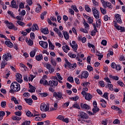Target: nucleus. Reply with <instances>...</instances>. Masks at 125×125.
Here are the masks:
<instances>
[{
    "instance_id": "obj_1",
    "label": "nucleus",
    "mask_w": 125,
    "mask_h": 125,
    "mask_svg": "<svg viewBox=\"0 0 125 125\" xmlns=\"http://www.w3.org/2000/svg\"><path fill=\"white\" fill-rule=\"evenodd\" d=\"M11 89H13L14 91H19L21 89L20 87V84L17 83V82H14L11 84Z\"/></svg>"
},
{
    "instance_id": "obj_2",
    "label": "nucleus",
    "mask_w": 125,
    "mask_h": 125,
    "mask_svg": "<svg viewBox=\"0 0 125 125\" xmlns=\"http://www.w3.org/2000/svg\"><path fill=\"white\" fill-rule=\"evenodd\" d=\"M78 117L80 118L78 119V122H81L82 121V119H83V120H87V119L89 118L88 114L84 112H80L79 114L78 115Z\"/></svg>"
},
{
    "instance_id": "obj_3",
    "label": "nucleus",
    "mask_w": 125,
    "mask_h": 125,
    "mask_svg": "<svg viewBox=\"0 0 125 125\" xmlns=\"http://www.w3.org/2000/svg\"><path fill=\"white\" fill-rule=\"evenodd\" d=\"M92 11L94 17L96 19H99L100 13L98 10L96 9V8L93 7L92 8Z\"/></svg>"
},
{
    "instance_id": "obj_4",
    "label": "nucleus",
    "mask_w": 125,
    "mask_h": 125,
    "mask_svg": "<svg viewBox=\"0 0 125 125\" xmlns=\"http://www.w3.org/2000/svg\"><path fill=\"white\" fill-rule=\"evenodd\" d=\"M12 57L11 56V54L9 53H7L3 55L2 59L4 61H8V60H11L12 59Z\"/></svg>"
},
{
    "instance_id": "obj_5",
    "label": "nucleus",
    "mask_w": 125,
    "mask_h": 125,
    "mask_svg": "<svg viewBox=\"0 0 125 125\" xmlns=\"http://www.w3.org/2000/svg\"><path fill=\"white\" fill-rule=\"evenodd\" d=\"M16 80L18 83H23V80L22 79V75L20 73H18L16 75Z\"/></svg>"
},
{
    "instance_id": "obj_6",
    "label": "nucleus",
    "mask_w": 125,
    "mask_h": 125,
    "mask_svg": "<svg viewBox=\"0 0 125 125\" xmlns=\"http://www.w3.org/2000/svg\"><path fill=\"white\" fill-rule=\"evenodd\" d=\"M70 44L74 51L78 50V44L76 43V41H72V44L70 43Z\"/></svg>"
},
{
    "instance_id": "obj_7",
    "label": "nucleus",
    "mask_w": 125,
    "mask_h": 125,
    "mask_svg": "<svg viewBox=\"0 0 125 125\" xmlns=\"http://www.w3.org/2000/svg\"><path fill=\"white\" fill-rule=\"evenodd\" d=\"M49 85L51 87L57 86L58 85V81H50L49 82Z\"/></svg>"
},
{
    "instance_id": "obj_8",
    "label": "nucleus",
    "mask_w": 125,
    "mask_h": 125,
    "mask_svg": "<svg viewBox=\"0 0 125 125\" xmlns=\"http://www.w3.org/2000/svg\"><path fill=\"white\" fill-rule=\"evenodd\" d=\"M53 96L56 98V99H61L62 95V93L60 92H54L53 93Z\"/></svg>"
},
{
    "instance_id": "obj_9",
    "label": "nucleus",
    "mask_w": 125,
    "mask_h": 125,
    "mask_svg": "<svg viewBox=\"0 0 125 125\" xmlns=\"http://www.w3.org/2000/svg\"><path fill=\"white\" fill-rule=\"evenodd\" d=\"M10 7L12 8H16V9H18L19 6L16 4V1L13 0L11 2Z\"/></svg>"
},
{
    "instance_id": "obj_10",
    "label": "nucleus",
    "mask_w": 125,
    "mask_h": 125,
    "mask_svg": "<svg viewBox=\"0 0 125 125\" xmlns=\"http://www.w3.org/2000/svg\"><path fill=\"white\" fill-rule=\"evenodd\" d=\"M114 24V27L116 28L117 30H121V32H125V28L124 27H122L118 25V23L115 22Z\"/></svg>"
},
{
    "instance_id": "obj_11",
    "label": "nucleus",
    "mask_w": 125,
    "mask_h": 125,
    "mask_svg": "<svg viewBox=\"0 0 125 125\" xmlns=\"http://www.w3.org/2000/svg\"><path fill=\"white\" fill-rule=\"evenodd\" d=\"M39 44L43 47V48H46L48 47V43L46 42H44L43 41H40L39 42Z\"/></svg>"
},
{
    "instance_id": "obj_12",
    "label": "nucleus",
    "mask_w": 125,
    "mask_h": 125,
    "mask_svg": "<svg viewBox=\"0 0 125 125\" xmlns=\"http://www.w3.org/2000/svg\"><path fill=\"white\" fill-rule=\"evenodd\" d=\"M115 17L117 22H118L119 24H122L123 21H122V19H121V15L120 14H115Z\"/></svg>"
},
{
    "instance_id": "obj_13",
    "label": "nucleus",
    "mask_w": 125,
    "mask_h": 125,
    "mask_svg": "<svg viewBox=\"0 0 125 125\" xmlns=\"http://www.w3.org/2000/svg\"><path fill=\"white\" fill-rule=\"evenodd\" d=\"M103 6L105 8L106 7H108L109 9H112V8H113V6H112L111 2H106L105 3L103 4Z\"/></svg>"
},
{
    "instance_id": "obj_14",
    "label": "nucleus",
    "mask_w": 125,
    "mask_h": 125,
    "mask_svg": "<svg viewBox=\"0 0 125 125\" xmlns=\"http://www.w3.org/2000/svg\"><path fill=\"white\" fill-rule=\"evenodd\" d=\"M81 107L82 108V109H84V110H89L90 107L89 105H87L86 104H81Z\"/></svg>"
},
{
    "instance_id": "obj_15",
    "label": "nucleus",
    "mask_w": 125,
    "mask_h": 125,
    "mask_svg": "<svg viewBox=\"0 0 125 125\" xmlns=\"http://www.w3.org/2000/svg\"><path fill=\"white\" fill-rule=\"evenodd\" d=\"M62 34L63 35L65 40L67 41V40H69V39H70V35L67 31H62Z\"/></svg>"
},
{
    "instance_id": "obj_16",
    "label": "nucleus",
    "mask_w": 125,
    "mask_h": 125,
    "mask_svg": "<svg viewBox=\"0 0 125 125\" xmlns=\"http://www.w3.org/2000/svg\"><path fill=\"white\" fill-rule=\"evenodd\" d=\"M100 102H102V103L101 104V105L102 106V107H103V108H106V107H107V102H106V101H105L104 100L102 99L100 101Z\"/></svg>"
},
{
    "instance_id": "obj_17",
    "label": "nucleus",
    "mask_w": 125,
    "mask_h": 125,
    "mask_svg": "<svg viewBox=\"0 0 125 125\" xmlns=\"http://www.w3.org/2000/svg\"><path fill=\"white\" fill-rule=\"evenodd\" d=\"M29 88L30 89L28 90V91H29V92H35V91H36V87H34L33 85H31V84L29 83Z\"/></svg>"
},
{
    "instance_id": "obj_18",
    "label": "nucleus",
    "mask_w": 125,
    "mask_h": 125,
    "mask_svg": "<svg viewBox=\"0 0 125 125\" xmlns=\"http://www.w3.org/2000/svg\"><path fill=\"white\" fill-rule=\"evenodd\" d=\"M5 44L7 45V46H8V47H10L11 48V47H13V44L10 41H5Z\"/></svg>"
},
{
    "instance_id": "obj_19",
    "label": "nucleus",
    "mask_w": 125,
    "mask_h": 125,
    "mask_svg": "<svg viewBox=\"0 0 125 125\" xmlns=\"http://www.w3.org/2000/svg\"><path fill=\"white\" fill-rule=\"evenodd\" d=\"M88 77V72L87 71H84L82 73V77L84 79H87Z\"/></svg>"
},
{
    "instance_id": "obj_20",
    "label": "nucleus",
    "mask_w": 125,
    "mask_h": 125,
    "mask_svg": "<svg viewBox=\"0 0 125 125\" xmlns=\"http://www.w3.org/2000/svg\"><path fill=\"white\" fill-rule=\"evenodd\" d=\"M62 50L65 53H68V50H70V47H69V46L65 45L62 46Z\"/></svg>"
},
{
    "instance_id": "obj_21",
    "label": "nucleus",
    "mask_w": 125,
    "mask_h": 125,
    "mask_svg": "<svg viewBox=\"0 0 125 125\" xmlns=\"http://www.w3.org/2000/svg\"><path fill=\"white\" fill-rule=\"evenodd\" d=\"M91 98H92V95L90 93H86V95L85 96V99H86V100L89 101Z\"/></svg>"
},
{
    "instance_id": "obj_22",
    "label": "nucleus",
    "mask_w": 125,
    "mask_h": 125,
    "mask_svg": "<svg viewBox=\"0 0 125 125\" xmlns=\"http://www.w3.org/2000/svg\"><path fill=\"white\" fill-rule=\"evenodd\" d=\"M40 28H39V26L37 24H33L32 26V31L35 32V31H38Z\"/></svg>"
},
{
    "instance_id": "obj_23",
    "label": "nucleus",
    "mask_w": 125,
    "mask_h": 125,
    "mask_svg": "<svg viewBox=\"0 0 125 125\" xmlns=\"http://www.w3.org/2000/svg\"><path fill=\"white\" fill-rule=\"evenodd\" d=\"M35 58L37 61H41V60H42L43 57L42 56V55L40 54L39 55L36 56Z\"/></svg>"
},
{
    "instance_id": "obj_24",
    "label": "nucleus",
    "mask_w": 125,
    "mask_h": 125,
    "mask_svg": "<svg viewBox=\"0 0 125 125\" xmlns=\"http://www.w3.org/2000/svg\"><path fill=\"white\" fill-rule=\"evenodd\" d=\"M41 30L42 33H43L45 35H47V34L49 33V31H48V29L47 28L41 29Z\"/></svg>"
},
{
    "instance_id": "obj_25",
    "label": "nucleus",
    "mask_w": 125,
    "mask_h": 125,
    "mask_svg": "<svg viewBox=\"0 0 125 125\" xmlns=\"http://www.w3.org/2000/svg\"><path fill=\"white\" fill-rule=\"evenodd\" d=\"M45 106H46V104L45 103H43L41 104L40 106V109L41 110V111H42V112H44V109L45 108Z\"/></svg>"
},
{
    "instance_id": "obj_26",
    "label": "nucleus",
    "mask_w": 125,
    "mask_h": 125,
    "mask_svg": "<svg viewBox=\"0 0 125 125\" xmlns=\"http://www.w3.org/2000/svg\"><path fill=\"white\" fill-rule=\"evenodd\" d=\"M24 100L29 105H32V103H33L32 99H24Z\"/></svg>"
},
{
    "instance_id": "obj_27",
    "label": "nucleus",
    "mask_w": 125,
    "mask_h": 125,
    "mask_svg": "<svg viewBox=\"0 0 125 125\" xmlns=\"http://www.w3.org/2000/svg\"><path fill=\"white\" fill-rule=\"evenodd\" d=\"M96 33H97V28H96V27L94 26V30L91 32V35L92 37H94V36L96 35Z\"/></svg>"
},
{
    "instance_id": "obj_28",
    "label": "nucleus",
    "mask_w": 125,
    "mask_h": 125,
    "mask_svg": "<svg viewBox=\"0 0 125 125\" xmlns=\"http://www.w3.org/2000/svg\"><path fill=\"white\" fill-rule=\"evenodd\" d=\"M48 42H49V46L50 49H51L52 50H53V49H54V45L52 44V43L51 42H50V40H48Z\"/></svg>"
},
{
    "instance_id": "obj_29",
    "label": "nucleus",
    "mask_w": 125,
    "mask_h": 125,
    "mask_svg": "<svg viewBox=\"0 0 125 125\" xmlns=\"http://www.w3.org/2000/svg\"><path fill=\"white\" fill-rule=\"evenodd\" d=\"M109 77L110 79H112V80H115V81H119V77L113 76L112 75H109Z\"/></svg>"
},
{
    "instance_id": "obj_30",
    "label": "nucleus",
    "mask_w": 125,
    "mask_h": 125,
    "mask_svg": "<svg viewBox=\"0 0 125 125\" xmlns=\"http://www.w3.org/2000/svg\"><path fill=\"white\" fill-rule=\"evenodd\" d=\"M26 116H27V117H34V114L29 110L26 111Z\"/></svg>"
},
{
    "instance_id": "obj_31",
    "label": "nucleus",
    "mask_w": 125,
    "mask_h": 125,
    "mask_svg": "<svg viewBox=\"0 0 125 125\" xmlns=\"http://www.w3.org/2000/svg\"><path fill=\"white\" fill-rule=\"evenodd\" d=\"M99 108H98L97 106L94 107V108L92 109L93 113L95 114V113H97V112H99Z\"/></svg>"
},
{
    "instance_id": "obj_32",
    "label": "nucleus",
    "mask_w": 125,
    "mask_h": 125,
    "mask_svg": "<svg viewBox=\"0 0 125 125\" xmlns=\"http://www.w3.org/2000/svg\"><path fill=\"white\" fill-rule=\"evenodd\" d=\"M12 120H13L14 121H20V120H21V118L16 116H13L12 117Z\"/></svg>"
},
{
    "instance_id": "obj_33",
    "label": "nucleus",
    "mask_w": 125,
    "mask_h": 125,
    "mask_svg": "<svg viewBox=\"0 0 125 125\" xmlns=\"http://www.w3.org/2000/svg\"><path fill=\"white\" fill-rule=\"evenodd\" d=\"M37 52V51L36 50L32 51L30 53V57H35V56L36 55V53Z\"/></svg>"
},
{
    "instance_id": "obj_34",
    "label": "nucleus",
    "mask_w": 125,
    "mask_h": 125,
    "mask_svg": "<svg viewBox=\"0 0 125 125\" xmlns=\"http://www.w3.org/2000/svg\"><path fill=\"white\" fill-rule=\"evenodd\" d=\"M5 115V113L4 111H0V121H1L3 119V116Z\"/></svg>"
},
{
    "instance_id": "obj_35",
    "label": "nucleus",
    "mask_w": 125,
    "mask_h": 125,
    "mask_svg": "<svg viewBox=\"0 0 125 125\" xmlns=\"http://www.w3.org/2000/svg\"><path fill=\"white\" fill-rule=\"evenodd\" d=\"M6 62V61L3 60V61H2V62L1 63V69H3V68L5 67V65L7 64V63Z\"/></svg>"
},
{
    "instance_id": "obj_36",
    "label": "nucleus",
    "mask_w": 125,
    "mask_h": 125,
    "mask_svg": "<svg viewBox=\"0 0 125 125\" xmlns=\"http://www.w3.org/2000/svg\"><path fill=\"white\" fill-rule=\"evenodd\" d=\"M85 10L87 12H91V9L88 6V5H85Z\"/></svg>"
},
{
    "instance_id": "obj_37",
    "label": "nucleus",
    "mask_w": 125,
    "mask_h": 125,
    "mask_svg": "<svg viewBox=\"0 0 125 125\" xmlns=\"http://www.w3.org/2000/svg\"><path fill=\"white\" fill-rule=\"evenodd\" d=\"M101 12L104 15H105L107 13V10L105 9H103L102 7H100Z\"/></svg>"
},
{
    "instance_id": "obj_38",
    "label": "nucleus",
    "mask_w": 125,
    "mask_h": 125,
    "mask_svg": "<svg viewBox=\"0 0 125 125\" xmlns=\"http://www.w3.org/2000/svg\"><path fill=\"white\" fill-rule=\"evenodd\" d=\"M17 23L18 25H19L20 26H21L22 27H24V25H25V23H24L23 21H17Z\"/></svg>"
},
{
    "instance_id": "obj_39",
    "label": "nucleus",
    "mask_w": 125,
    "mask_h": 125,
    "mask_svg": "<svg viewBox=\"0 0 125 125\" xmlns=\"http://www.w3.org/2000/svg\"><path fill=\"white\" fill-rule=\"evenodd\" d=\"M8 28L10 29H13L14 28V24L11 22H10L8 25Z\"/></svg>"
},
{
    "instance_id": "obj_40",
    "label": "nucleus",
    "mask_w": 125,
    "mask_h": 125,
    "mask_svg": "<svg viewBox=\"0 0 125 125\" xmlns=\"http://www.w3.org/2000/svg\"><path fill=\"white\" fill-rule=\"evenodd\" d=\"M68 56L70 58H76V57H77V55H76V54H72V53H69Z\"/></svg>"
},
{
    "instance_id": "obj_41",
    "label": "nucleus",
    "mask_w": 125,
    "mask_h": 125,
    "mask_svg": "<svg viewBox=\"0 0 125 125\" xmlns=\"http://www.w3.org/2000/svg\"><path fill=\"white\" fill-rule=\"evenodd\" d=\"M88 23L89 24H92L93 23V19H91V17H88L87 19Z\"/></svg>"
},
{
    "instance_id": "obj_42",
    "label": "nucleus",
    "mask_w": 125,
    "mask_h": 125,
    "mask_svg": "<svg viewBox=\"0 0 125 125\" xmlns=\"http://www.w3.org/2000/svg\"><path fill=\"white\" fill-rule=\"evenodd\" d=\"M46 13H47V12H46V11L43 12L41 15V19H42V20H43L44 19V15H46Z\"/></svg>"
},
{
    "instance_id": "obj_43",
    "label": "nucleus",
    "mask_w": 125,
    "mask_h": 125,
    "mask_svg": "<svg viewBox=\"0 0 125 125\" xmlns=\"http://www.w3.org/2000/svg\"><path fill=\"white\" fill-rule=\"evenodd\" d=\"M101 25V21H100V20H98V21H96V27H100Z\"/></svg>"
},
{
    "instance_id": "obj_44",
    "label": "nucleus",
    "mask_w": 125,
    "mask_h": 125,
    "mask_svg": "<svg viewBox=\"0 0 125 125\" xmlns=\"http://www.w3.org/2000/svg\"><path fill=\"white\" fill-rule=\"evenodd\" d=\"M51 63L52 65H53V66H54V67H55V66H56L57 65L56 61L54 60L53 59L51 60Z\"/></svg>"
},
{
    "instance_id": "obj_45",
    "label": "nucleus",
    "mask_w": 125,
    "mask_h": 125,
    "mask_svg": "<svg viewBox=\"0 0 125 125\" xmlns=\"http://www.w3.org/2000/svg\"><path fill=\"white\" fill-rule=\"evenodd\" d=\"M31 125V121H25L23 122L21 125Z\"/></svg>"
},
{
    "instance_id": "obj_46",
    "label": "nucleus",
    "mask_w": 125,
    "mask_h": 125,
    "mask_svg": "<svg viewBox=\"0 0 125 125\" xmlns=\"http://www.w3.org/2000/svg\"><path fill=\"white\" fill-rule=\"evenodd\" d=\"M41 9H42V6L39 5L38 7H37L36 8V12H37V13H39V12H40V11H41Z\"/></svg>"
},
{
    "instance_id": "obj_47",
    "label": "nucleus",
    "mask_w": 125,
    "mask_h": 125,
    "mask_svg": "<svg viewBox=\"0 0 125 125\" xmlns=\"http://www.w3.org/2000/svg\"><path fill=\"white\" fill-rule=\"evenodd\" d=\"M67 81L70 83H74V78L72 77H68L67 78Z\"/></svg>"
},
{
    "instance_id": "obj_48",
    "label": "nucleus",
    "mask_w": 125,
    "mask_h": 125,
    "mask_svg": "<svg viewBox=\"0 0 125 125\" xmlns=\"http://www.w3.org/2000/svg\"><path fill=\"white\" fill-rule=\"evenodd\" d=\"M27 43H28V45L32 46V45H33V44H34V42L32 41V40L29 39Z\"/></svg>"
},
{
    "instance_id": "obj_49",
    "label": "nucleus",
    "mask_w": 125,
    "mask_h": 125,
    "mask_svg": "<svg viewBox=\"0 0 125 125\" xmlns=\"http://www.w3.org/2000/svg\"><path fill=\"white\" fill-rule=\"evenodd\" d=\"M117 83L118 84H119V85H120V86H123V87H124V86H125V83H123L122 81H118V82H117Z\"/></svg>"
},
{
    "instance_id": "obj_50",
    "label": "nucleus",
    "mask_w": 125,
    "mask_h": 125,
    "mask_svg": "<svg viewBox=\"0 0 125 125\" xmlns=\"http://www.w3.org/2000/svg\"><path fill=\"white\" fill-rule=\"evenodd\" d=\"M71 8H73V9L75 11V12H79V10H78V8H77L76 5H72Z\"/></svg>"
},
{
    "instance_id": "obj_51",
    "label": "nucleus",
    "mask_w": 125,
    "mask_h": 125,
    "mask_svg": "<svg viewBox=\"0 0 125 125\" xmlns=\"http://www.w3.org/2000/svg\"><path fill=\"white\" fill-rule=\"evenodd\" d=\"M8 14H9L10 15V16H11L12 17H13V18H15V17H14V14H13V12L10 11H8L7 12Z\"/></svg>"
},
{
    "instance_id": "obj_52",
    "label": "nucleus",
    "mask_w": 125,
    "mask_h": 125,
    "mask_svg": "<svg viewBox=\"0 0 125 125\" xmlns=\"http://www.w3.org/2000/svg\"><path fill=\"white\" fill-rule=\"evenodd\" d=\"M88 46L90 48L92 47L93 49H95V46L93 44H91L90 43H88Z\"/></svg>"
},
{
    "instance_id": "obj_53",
    "label": "nucleus",
    "mask_w": 125,
    "mask_h": 125,
    "mask_svg": "<svg viewBox=\"0 0 125 125\" xmlns=\"http://www.w3.org/2000/svg\"><path fill=\"white\" fill-rule=\"evenodd\" d=\"M107 86H108V87H109V89H110V90L113 91V84L108 83Z\"/></svg>"
},
{
    "instance_id": "obj_54",
    "label": "nucleus",
    "mask_w": 125,
    "mask_h": 125,
    "mask_svg": "<svg viewBox=\"0 0 125 125\" xmlns=\"http://www.w3.org/2000/svg\"><path fill=\"white\" fill-rule=\"evenodd\" d=\"M1 106L2 108H5V106H6V102H2L1 103Z\"/></svg>"
},
{
    "instance_id": "obj_55",
    "label": "nucleus",
    "mask_w": 125,
    "mask_h": 125,
    "mask_svg": "<svg viewBox=\"0 0 125 125\" xmlns=\"http://www.w3.org/2000/svg\"><path fill=\"white\" fill-rule=\"evenodd\" d=\"M99 84L102 87H104V86H105V84L104 83V81H100Z\"/></svg>"
},
{
    "instance_id": "obj_56",
    "label": "nucleus",
    "mask_w": 125,
    "mask_h": 125,
    "mask_svg": "<svg viewBox=\"0 0 125 125\" xmlns=\"http://www.w3.org/2000/svg\"><path fill=\"white\" fill-rule=\"evenodd\" d=\"M101 44H103V45H107V41L105 40H103L101 42Z\"/></svg>"
},
{
    "instance_id": "obj_57",
    "label": "nucleus",
    "mask_w": 125,
    "mask_h": 125,
    "mask_svg": "<svg viewBox=\"0 0 125 125\" xmlns=\"http://www.w3.org/2000/svg\"><path fill=\"white\" fill-rule=\"evenodd\" d=\"M15 115H16V116H18L19 117L21 116V115H22V113H21V111H16L15 112Z\"/></svg>"
},
{
    "instance_id": "obj_58",
    "label": "nucleus",
    "mask_w": 125,
    "mask_h": 125,
    "mask_svg": "<svg viewBox=\"0 0 125 125\" xmlns=\"http://www.w3.org/2000/svg\"><path fill=\"white\" fill-rule=\"evenodd\" d=\"M64 116H62V115H59L58 116V117L57 118V119H58V120H60V121H63V120L64 119Z\"/></svg>"
},
{
    "instance_id": "obj_59",
    "label": "nucleus",
    "mask_w": 125,
    "mask_h": 125,
    "mask_svg": "<svg viewBox=\"0 0 125 125\" xmlns=\"http://www.w3.org/2000/svg\"><path fill=\"white\" fill-rule=\"evenodd\" d=\"M115 69L117 70V71H120L121 69V65H120V64H117L116 66L115 67Z\"/></svg>"
},
{
    "instance_id": "obj_60",
    "label": "nucleus",
    "mask_w": 125,
    "mask_h": 125,
    "mask_svg": "<svg viewBox=\"0 0 125 125\" xmlns=\"http://www.w3.org/2000/svg\"><path fill=\"white\" fill-rule=\"evenodd\" d=\"M57 77L60 81H62V80H63V78L61 77L60 73H57Z\"/></svg>"
},
{
    "instance_id": "obj_61",
    "label": "nucleus",
    "mask_w": 125,
    "mask_h": 125,
    "mask_svg": "<svg viewBox=\"0 0 125 125\" xmlns=\"http://www.w3.org/2000/svg\"><path fill=\"white\" fill-rule=\"evenodd\" d=\"M87 70L89 71L90 72H92L93 71V67L90 66V65L87 66Z\"/></svg>"
},
{
    "instance_id": "obj_62",
    "label": "nucleus",
    "mask_w": 125,
    "mask_h": 125,
    "mask_svg": "<svg viewBox=\"0 0 125 125\" xmlns=\"http://www.w3.org/2000/svg\"><path fill=\"white\" fill-rule=\"evenodd\" d=\"M30 38L31 40H34L35 39V33L33 32H31L30 33Z\"/></svg>"
},
{
    "instance_id": "obj_63",
    "label": "nucleus",
    "mask_w": 125,
    "mask_h": 125,
    "mask_svg": "<svg viewBox=\"0 0 125 125\" xmlns=\"http://www.w3.org/2000/svg\"><path fill=\"white\" fill-rule=\"evenodd\" d=\"M33 117H36V116H40V114H38V112L36 111L35 110L33 111Z\"/></svg>"
},
{
    "instance_id": "obj_64",
    "label": "nucleus",
    "mask_w": 125,
    "mask_h": 125,
    "mask_svg": "<svg viewBox=\"0 0 125 125\" xmlns=\"http://www.w3.org/2000/svg\"><path fill=\"white\" fill-rule=\"evenodd\" d=\"M119 60L120 61H125V56H121L120 58H119Z\"/></svg>"
}]
</instances>
